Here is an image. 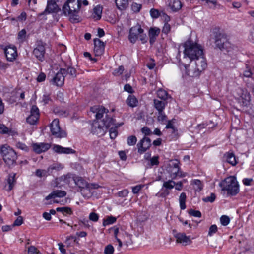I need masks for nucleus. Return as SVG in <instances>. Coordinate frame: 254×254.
<instances>
[{"label": "nucleus", "instance_id": "obj_1", "mask_svg": "<svg viewBox=\"0 0 254 254\" xmlns=\"http://www.w3.org/2000/svg\"><path fill=\"white\" fill-rule=\"evenodd\" d=\"M195 60L194 63L191 65H188L186 63L180 61V64L183 65L186 69V73L192 77H196L200 75V73L205 70L207 66L206 60L203 56V54L200 56H198Z\"/></svg>", "mask_w": 254, "mask_h": 254}, {"label": "nucleus", "instance_id": "obj_2", "mask_svg": "<svg viewBox=\"0 0 254 254\" xmlns=\"http://www.w3.org/2000/svg\"><path fill=\"white\" fill-rule=\"evenodd\" d=\"M80 0H68L63 5L62 11L64 14L69 17L72 23H76L80 21L78 15L81 6Z\"/></svg>", "mask_w": 254, "mask_h": 254}, {"label": "nucleus", "instance_id": "obj_3", "mask_svg": "<svg viewBox=\"0 0 254 254\" xmlns=\"http://www.w3.org/2000/svg\"><path fill=\"white\" fill-rule=\"evenodd\" d=\"M184 56L182 61L186 63L187 61L190 60L192 62L194 59H196L198 56H200L203 53L202 46L196 42L188 40L184 44ZM180 63V62H179Z\"/></svg>", "mask_w": 254, "mask_h": 254}, {"label": "nucleus", "instance_id": "obj_4", "mask_svg": "<svg viewBox=\"0 0 254 254\" xmlns=\"http://www.w3.org/2000/svg\"><path fill=\"white\" fill-rule=\"evenodd\" d=\"M222 191H227L229 195H236L239 192V186L234 176L227 177L219 183Z\"/></svg>", "mask_w": 254, "mask_h": 254}, {"label": "nucleus", "instance_id": "obj_5", "mask_svg": "<svg viewBox=\"0 0 254 254\" xmlns=\"http://www.w3.org/2000/svg\"><path fill=\"white\" fill-rule=\"evenodd\" d=\"M128 39L132 43H135L137 39H139L142 44L147 42L148 38L144 33V30L139 24H136L130 29Z\"/></svg>", "mask_w": 254, "mask_h": 254}, {"label": "nucleus", "instance_id": "obj_6", "mask_svg": "<svg viewBox=\"0 0 254 254\" xmlns=\"http://www.w3.org/2000/svg\"><path fill=\"white\" fill-rule=\"evenodd\" d=\"M114 237L118 243V250H120L123 245L128 247L133 244L132 235L125 232L120 233L118 228L113 230Z\"/></svg>", "mask_w": 254, "mask_h": 254}, {"label": "nucleus", "instance_id": "obj_7", "mask_svg": "<svg viewBox=\"0 0 254 254\" xmlns=\"http://www.w3.org/2000/svg\"><path fill=\"white\" fill-rule=\"evenodd\" d=\"M0 153L5 163L9 167L15 163L17 158L16 153L10 147L2 146L0 149Z\"/></svg>", "mask_w": 254, "mask_h": 254}, {"label": "nucleus", "instance_id": "obj_8", "mask_svg": "<svg viewBox=\"0 0 254 254\" xmlns=\"http://www.w3.org/2000/svg\"><path fill=\"white\" fill-rule=\"evenodd\" d=\"M233 95L243 106H246L250 103L251 97L246 89L238 87L234 91Z\"/></svg>", "mask_w": 254, "mask_h": 254}, {"label": "nucleus", "instance_id": "obj_9", "mask_svg": "<svg viewBox=\"0 0 254 254\" xmlns=\"http://www.w3.org/2000/svg\"><path fill=\"white\" fill-rule=\"evenodd\" d=\"M64 181L65 182L69 183L70 181L73 180L76 186L81 189L87 188L88 185L87 182L82 177L76 175L67 174L64 176Z\"/></svg>", "mask_w": 254, "mask_h": 254}, {"label": "nucleus", "instance_id": "obj_10", "mask_svg": "<svg viewBox=\"0 0 254 254\" xmlns=\"http://www.w3.org/2000/svg\"><path fill=\"white\" fill-rule=\"evenodd\" d=\"M50 130L52 134L57 138H64L67 136L64 130H62L58 119H55L50 125Z\"/></svg>", "mask_w": 254, "mask_h": 254}, {"label": "nucleus", "instance_id": "obj_11", "mask_svg": "<svg viewBox=\"0 0 254 254\" xmlns=\"http://www.w3.org/2000/svg\"><path fill=\"white\" fill-rule=\"evenodd\" d=\"M65 75H66V69L61 68L52 79L51 83L56 86H62L64 83Z\"/></svg>", "mask_w": 254, "mask_h": 254}, {"label": "nucleus", "instance_id": "obj_12", "mask_svg": "<svg viewBox=\"0 0 254 254\" xmlns=\"http://www.w3.org/2000/svg\"><path fill=\"white\" fill-rule=\"evenodd\" d=\"M45 44L41 41L37 43L36 47L33 51V54L35 57L40 61L44 60V56L45 54Z\"/></svg>", "mask_w": 254, "mask_h": 254}, {"label": "nucleus", "instance_id": "obj_13", "mask_svg": "<svg viewBox=\"0 0 254 254\" xmlns=\"http://www.w3.org/2000/svg\"><path fill=\"white\" fill-rule=\"evenodd\" d=\"M39 118V111L38 108L36 106H32L30 115L26 118L27 123L31 125H36Z\"/></svg>", "mask_w": 254, "mask_h": 254}, {"label": "nucleus", "instance_id": "obj_14", "mask_svg": "<svg viewBox=\"0 0 254 254\" xmlns=\"http://www.w3.org/2000/svg\"><path fill=\"white\" fill-rule=\"evenodd\" d=\"M176 182L172 180L167 181H164L162 188L161 189V192L159 194V196L161 197H165L170 193V190L172 189L175 186Z\"/></svg>", "mask_w": 254, "mask_h": 254}, {"label": "nucleus", "instance_id": "obj_15", "mask_svg": "<svg viewBox=\"0 0 254 254\" xmlns=\"http://www.w3.org/2000/svg\"><path fill=\"white\" fill-rule=\"evenodd\" d=\"M58 0H49L46 9L41 15L48 14L52 13H57L60 8L57 4Z\"/></svg>", "mask_w": 254, "mask_h": 254}, {"label": "nucleus", "instance_id": "obj_16", "mask_svg": "<svg viewBox=\"0 0 254 254\" xmlns=\"http://www.w3.org/2000/svg\"><path fill=\"white\" fill-rule=\"evenodd\" d=\"M151 146V139L147 137H144L141 139L137 144L138 152L142 154L148 150Z\"/></svg>", "mask_w": 254, "mask_h": 254}, {"label": "nucleus", "instance_id": "obj_17", "mask_svg": "<svg viewBox=\"0 0 254 254\" xmlns=\"http://www.w3.org/2000/svg\"><path fill=\"white\" fill-rule=\"evenodd\" d=\"M94 53L95 56H101L104 52L105 44L101 40L98 38L94 39Z\"/></svg>", "mask_w": 254, "mask_h": 254}, {"label": "nucleus", "instance_id": "obj_18", "mask_svg": "<svg viewBox=\"0 0 254 254\" xmlns=\"http://www.w3.org/2000/svg\"><path fill=\"white\" fill-rule=\"evenodd\" d=\"M4 52L7 60L9 61H14L17 56L16 48L15 47H7Z\"/></svg>", "mask_w": 254, "mask_h": 254}, {"label": "nucleus", "instance_id": "obj_19", "mask_svg": "<svg viewBox=\"0 0 254 254\" xmlns=\"http://www.w3.org/2000/svg\"><path fill=\"white\" fill-rule=\"evenodd\" d=\"M90 111L93 113H95V116L97 119H100L103 117L104 114H107L108 110L104 107L96 105L91 107Z\"/></svg>", "mask_w": 254, "mask_h": 254}, {"label": "nucleus", "instance_id": "obj_20", "mask_svg": "<svg viewBox=\"0 0 254 254\" xmlns=\"http://www.w3.org/2000/svg\"><path fill=\"white\" fill-rule=\"evenodd\" d=\"M106 130V127L103 125L102 124H100L97 122L94 123L92 127V132L99 136L103 135Z\"/></svg>", "mask_w": 254, "mask_h": 254}, {"label": "nucleus", "instance_id": "obj_21", "mask_svg": "<svg viewBox=\"0 0 254 254\" xmlns=\"http://www.w3.org/2000/svg\"><path fill=\"white\" fill-rule=\"evenodd\" d=\"M32 147L35 152L40 154L48 150L50 148V145L47 143H35L32 144Z\"/></svg>", "mask_w": 254, "mask_h": 254}, {"label": "nucleus", "instance_id": "obj_22", "mask_svg": "<svg viewBox=\"0 0 254 254\" xmlns=\"http://www.w3.org/2000/svg\"><path fill=\"white\" fill-rule=\"evenodd\" d=\"M53 150L59 154H74L76 151L70 147H64L59 145H54Z\"/></svg>", "mask_w": 254, "mask_h": 254}, {"label": "nucleus", "instance_id": "obj_23", "mask_svg": "<svg viewBox=\"0 0 254 254\" xmlns=\"http://www.w3.org/2000/svg\"><path fill=\"white\" fill-rule=\"evenodd\" d=\"M177 242L184 245H190L191 243L190 237L187 236L184 233H179L175 235Z\"/></svg>", "mask_w": 254, "mask_h": 254}, {"label": "nucleus", "instance_id": "obj_24", "mask_svg": "<svg viewBox=\"0 0 254 254\" xmlns=\"http://www.w3.org/2000/svg\"><path fill=\"white\" fill-rule=\"evenodd\" d=\"M160 32V29L159 28L153 27L151 28L149 30V42L151 45H152L156 37L159 35Z\"/></svg>", "mask_w": 254, "mask_h": 254}, {"label": "nucleus", "instance_id": "obj_25", "mask_svg": "<svg viewBox=\"0 0 254 254\" xmlns=\"http://www.w3.org/2000/svg\"><path fill=\"white\" fill-rule=\"evenodd\" d=\"M168 6L173 11L180 10L182 7V4L180 0H169Z\"/></svg>", "mask_w": 254, "mask_h": 254}, {"label": "nucleus", "instance_id": "obj_26", "mask_svg": "<svg viewBox=\"0 0 254 254\" xmlns=\"http://www.w3.org/2000/svg\"><path fill=\"white\" fill-rule=\"evenodd\" d=\"M66 194V192L64 190H55L52 192L50 194L46 197V200H49L52 198H55L56 197H64Z\"/></svg>", "mask_w": 254, "mask_h": 254}, {"label": "nucleus", "instance_id": "obj_27", "mask_svg": "<svg viewBox=\"0 0 254 254\" xmlns=\"http://www.w3.org/2000/svg\"><path fill=\"white\" fill-rule=\"evenodd\" d=\"M102 7L99 5L96 6L93 9L92 17L95 20L101 19L102 13Z\"/></svg>", "mask_w": 254, "mask_h": 254}, {"label": "nucleus", "instance_id": "obj_28", "mask_svg": "<svg viewBox=\"0 0 254 254\" xmlns=\"http://www.w3.org/2000/svg\"><path fill=\"white\" fill-rule=\"evenodd\" d=\"M225 38L224 36L220 33H216L215 35V43L216 46L219 49L223 47V44Z\"/></svg>", "mask_w": 254, "mask_h": 254}, {"label": "nucleus", "instance_id": "obj_29", "mask_svg": "<svg viewBox=\"0 0 254 254\" xmlns=\"http://www.w3.org/2000/svg\"><path fill=\"white\" fill-rule=\"evenodd\" d=\"M224 157L226 162L232 166H235L237 164L236 157L233 153L227 152L224 154Z\"/></svg>", "mask_w": 254, "mask_h": 254}, {"label": "nucleus", "instance_id": "obj_30", "mask_svg": "<svg viewBox=\"0 0 254 254\" xmlns=\"http://www.w3.org/2000/svg\"><path fill=\"white\" fill-rule=\"evenodd\" d=\"M153 103L154 107L158 111V112L164 111L166 104L165 101L154 99Z\"/></svg>", "mask_w": 254, "mask_h": 254}, {"label": "nucleus", "instance_id": "obj_31", "mask_svg": "<svg viewBox=\"0 0 254 254\" xmlns=\"http://www.w3.org/2000/svg\"><path fill=\"white\" fill-rule=\"evenodd\" d=\"M126 103L129 107L133 108L138 105V101L134 95H130L127 98Z\"/></svg>", "mask_w": 254, "mask_h": 254}, {"label": "nucleus", "instance_id": "obj_32", "mask_svg": "<svg viewBox=\"0 0 254 254\" xmlns=\"http://www.w3.org/2000/svg\"><path fill=\"white\" fill-rule=\"evenodd\" d=\"M115 3L117 8L121 10L126 9L128 5V0H115Z\"/></svg>", "mask_w": 254, "mask_h": 254}, {"label": "nucleus", "instance_id": "obj_33", "mask_svg": "<svg viewBox=\"0 0 254 254\" xmlns=\"http://www.w3.org/2000/svg\"><path fill=\"white\" fill-rule=\"evenodd\" d=\"M64 168L63 166L58 163H55L49 166L48 168V172L50 173V175H52L54 171H58Z\"/></svg>", "mask_w": 254, "mask_h": 254}, {"label": "nucleus", "instance_id": "obj_34", "mask_svg": "<svg viewBox=\"0 0 254 254\" xmlns=\"http://www.w3.org/2000/svg\"><path fill=\"white\" fill-rule=\"evenodd\" d=\"M187 196L186 193L185 192H182L181 193L179 196V204L180 208L181 210H184L186 208V201Z\"/></svg>", "mask_w": 254, "mask_h": 254}, {"label": "nucleus", "instance_id": "obj_35", "mask_svg": "<svg viewBox=\"0 0 254 254\" xmlns=\"http://www.w3.org/2000/svg\"><path fill=\"white\" fill-rule=\"evenodd\" d=\"M16 182L15 174H12L9 175L7 179V183L8 184V190H11Z\"/></svg>", "mask_w": 254, "mask_h": 254}, {"label": "nucleus", "instance_id": "obj_36", "mask_svg": "<svg viewBox=\"0 0 254 254\" xmlns=\"http://www.w3.org/2000/svg\"><path fill=\"white\" fill-rule=\"evenodd\" d=\"M102 124L106 127V129L110 127L112 125L114 124V120L111 118H109L106 116V119H103L102 121Z\"/></svg>", "mask_w": 254, "mask_h": 254}, {"label": "nucleus", "instance_id": "obj_37", "mask_svg": "<svg viewBox=\"0 0 254 254\" xmlns=\"http://www.w3.org/2000/svg\"><path fill=\"white\" fill-rule=\"evenodd\" d=\"M35 175L39 178L46 177L50 175L49 172H48V168L47 169H37L35 171Z\"/></svg>", "mask_w": 254, "mask_h": 254}, {"label": "nucleus", "instance_id": "obj_38", "mask_svg": "<svg viewBox=\"0 0 254 254\" xmlns=\"http://www.w3.org/2000/svg\"><path fill=\"white\" fill-rule=\"evenodd\" d=\"M58 212H62L64 215H71L72 213L71 209L68 207H58L56 208Z\"/></svg>", "mask_w": 254, "mask_h": 254}, {"label": "nucleus", "instance_id": "obj_39", "mask_svg": "<svg viewBox=\"0 0 254 254\" xmlns=\"http://www.w3.org/2000/svg\"><path fill=\"white\" fill-rule=\"evenodd\" d=\"M168 95V94L167 92L164 90H163L162 89H159L157 91V97L159 98H160L164 101L167 99Z\"/></svg>", "mask_w": 254, "mask_h": 254}, {"label": "nucleus", "instance_id": "obj_40", "mask_svg": "<svg viewBox=\"0 0 254 254\" xmlns=\"http://www.w3.org/2000/svg\"><path fill=\"white\" fill-rule=\"evenodd\" d=\"M192 184L195 190L200 191L202 189V185L199 180H194Z\"/></svg>", "mask_w": 254, "mask_h": 254}, {"label": "nucleus", "instance_id": "obj_41", "mask_svg": "<svg viewBox=\"0 0 254 254\" xmlns=\"http://www.w3.org/2000/svg\"><path fill=\"white\" fill-rule=\"evenodd\" d=\"M167 120V117L165 115L164 111H161L158 112V115L157 116V120L159 122H161L162 124H164Z\"/></svg>", "mask_w": 254, "mask_h": 254}, {"label": "nucleus", "instance_id": "obj_42", "mask_svg": "<svg viewBox=\"0 0 254 254\" xmlns=\"http://www.w3.org/2000/svg\"><path fill=\"white\" fill-rule=\"evenodd\" d=\"M116 218L115 217L110 216L108 217L106 219H104L103 222V226H106L114 223L116 221Z\"/></svg>", "mask_w": 254, "mask_h": 254}, {"label": "nucleus", "instance_id": "obj_43", "mask_svg": "<svg viewBox=\"0 0 254 254\" xmlns=\"http://www.w3.org/2000/svg\"><path fill=\"white\" fill-rule=\"evenodd\" d=\"M115 249L111 244H108L104 248V254H114Z\"/></svg>", "mask_w": 254, "mask_h": 254}, {"label": "nucleus", "instance_id": "obj_44", "mask_svg": "<svg viewBox=\"0 0 254 254\" xmlns=\"http://www.w3.org/2000/svg\"><path fill=\"white\" fill-rule=\"evenodd\" d=\"M137 142V138L134 135H131L127 137V143L129 146L134 145Z\"/></svg>", "mask_w": 254, "mask_h": 254}, {"label": "nucleus", "instance_id": "obj_45", "mask_svg": "<svg viewBox=\"0 0 254 254\" xmlns=\"http://www.w3.org/2000/svg\"><path fill=\"white\" fill-rule=\"evenodd\" d=\"M76 237L74 236H69L66 238L64 243L68 246H69L72 243H74L76 241Z\"/></svg>", "mask_w": 254, "mask_h": 254}, {"label": "nucleus", "instance_id": "obj_46", "mask_svg": "<svg viewBox=\"0 0 254 254\" xmlns=\"http://www.w3.org/2000/svg\"><path fill=\"white\" fill-rule=\"evenodd\" d=\"M220 222L223 226H227L230 223V218L226 215H223L220 217Z\"/></svg>", "mask_w": 254, "mask_h": 254}, {"label": "nucleus", "instance_id": "obj_47", "mask_svg": "<svg viewBox=\"0 0 254 254\" xmlns=\"http://www.w3.org/2000/svg\"><path fill=\"white\" fill-rule=\"evenodd\" d=\"M124 71V67L123 66H120L118 68L115 69L113 72V74L115 76H118L121 75Z\"/></svg>", "mask_w": 254, "mask_h": 254}, {"label": "nucleus", "instance_id": "obj_48", "mask_svg": "<svg viewBox=\"0 0 254 254\" xmlns=\"http://www.w3.org/2000/svg\"><path fill=\"white\" fill-rule=\"evenodd\" d=\"M11 130L6 127L4 124H0V133L2 134H8Z\"/></svg>", "mask_w": 254, "mask_h": 254}, {"label": "nucleus", "instance_id": "obj_49", "mask_svg": "<svg viewBox=\"0 0 254 254\" xmlns=\"http://www.w3.org/2000/svg\"><path fill=\"white\" fill-rule=\"evenodd\" d=\"M131 8L133 12H138L141 8V5L136 3H133L131 5Z\"/></svg>", "mask_w": 254, "mask_h": 254}, {"label": "nucleus", "instance_id": "obj_50", "mask_svg": "<svg viewBox=\"0 0 254 254\" xmlns=\"http://www.w3.org/2000/svg\"><path fill=\"white\" fill-rule=\"evenodd\" d=\"M118 134L116 127H111L110 129V136L111 139H115Z\"/></svg>", "mask_w": 254, "mask_h": 254}, {"label": "nucleus", "instance_id": "obj_51", "mask_svg": "<svg viewBox=\"0 0 254 254\" xmlns=\"http://www.w3.org/2000/svg\"><path fill=\"white\" fill-rule=\"evenodd\" d=\"M66 74H68L71 76L73 77H75L76 75V71L75 68L70 67H68L67 69H66Z\"/></svg>", "mask_w": 254, "mask_h": 254}, {"label": "nucleus", "instance_id": "obj_52", "mask_svg": "<svg viewBox=\"0 0 254 254\" xmlns=\"http://www.w3.org/2000/svg\"><path fill=\"white\" fill-rule=\"evenodd\" d=\"M16 146L17 148L24 150L25 151H28L29 148L24 143L21 142H17L16 144Z\"/></svg>", "mask_w": 254, "mask_h": 254}, {"label": "nucleus", "instance_id": "obj_53", "mask_svg": "<svg viewBox=\"0 0 254 254\" xmlns=\"http://www.w3.org/2000/svg\"><path fill=\"white\" fill-rule=\"evenodd\" d=\"M144 185H138L132 188V191L134 194H137L143 188Z\"/></svg>", "mask_w": 254, "mask_h": 254}, {"label": "nucleus", "instance_id": "obj_54", "mask_svg": "<svg viewBox=\"0 0 254 254\" xmlns=\"http://www.w3.org/2000/svg\"><path fill=\"white\" fill-rule=\"evenodd\" d=\"M216 199V196L214 193H212L209 196H207L204 198L203 199V200L204 202H213L214 201V200Z\"/></svg>", "mask_w": 254, "mask_h": 254}, {"label": "nucleus", "instance_id": "obj_55", "mask_svg": "<svg viewBox=\"0 0 254 254\" xmlns=\"http://www.w3.org/2000/svg\"><path fill=\"white\" fill-rule=\"evenodd\" d=\"M89 219L93 222H97L99 219V215L95 212H91L89 214Z\"/></svg>", "mask_w": 254, "mask_h": 254}, {"label": "nucleus", "instance_id": "obj_56", "mask_svg": "<svg viewBox=\"0 0 254 254\" xmlns=\"http://www.w3.org/2000/svg\"><path fill=\"white\" fill-rule=\"evenodd\" d=\"M150 15L153 18H157L159 16L160 13L158 10L151 9L150 11Z\"/></svg>", "mask_w": 254, "mask_h": 254}, {"label": "nucleus", "instance_id": "obj_57", "mask_svg": "<svg viewBox=\"0 0 254 254\" xmlns=\"http://www.w3.org/2000/svg\"><path fill=\"white\" fill-rule=\"evenodd\" d=\"M189 214L196 217H200L201 216V213L199 211L190 209L189 211Z\"/></svg>", "mask_w": 254, "mask_h": 254}, {"label": "nucleus", "instance_id": "obj_58", "mask_svg": "<svg viewBox=\"0 0 254 254\" xmlns=\"http://www.w3.org/2000/svg\"><path fill=\"white\" fill-rule=\"evenodd\" d=\"M179 169H174L171 170V177L172 179H175L178 177V173H179Z\"/></svg>", "mask_w": 254, "mask_h": 254}, {"label": "nucleus", "instance_id": "obj_59", "mask_svg": "<svg viewBox=\"0 0 254 254\" xmlns=\"http://www.w3.org/2000/svg\"><path fill=\"white\" fill-rule=\"evenodd\" d=\"M217 231V227L216 225H211L209 229L208 235L212 236Z\"/></svg>", "mask_w": 254, "mask_h": 254}, {"label": "nucleus", "instance_id": "obj_60", "mask_svg": "<svg viewBox=\"0 0 254 254\" xmlns=\"http://www.w3.org/2000/svg\"><path fill=\"white\" fill-rule=\"evenodd\" d=\"M170 29H171V27H170V24H168V23L166 22L164 24V26L162 28V32L167 34L170 31Z\"/></svg>", "mask_w": 254, "mask_h": 254}, {"label": "nucleus", "instance_id": "obj_61", "mask_svg": "<svg viewBox=\"0 0 254 254\" xmlns=\"http://www.w3.org/2000/svg\"><path fill=\"white\" fill-rule=\"evenodd\" d=\"M158 156H154L150 159V165L153 166L154 165H158L159 164Z\"/></svg>", "mask_w": 254, "mask_h": 254}, {"label": "nucleus", "instance_id": "obj_62", "mask_svg": "<svg viewBox=\"0 0 254 254\" xmlns=\"http://www.w3.org/2000/svg\"><path fill=\"white\" fill-rule=\"evenodd\" d=\"M100 186L96 183H88L87 189L89 190L92 189H97L99 188Z\"/></svg>", "mask_w": 254, "mask_h": 254}, {"label": "nucleus", "instance_id": "obj_63", "mask_svg": "<svg viewBox=\"0 0 254 254\" xmlns=\"http://www.w3.org/2000/svg\"><path fill=\"white\" fill-rule=\"evenodd\" d=\"M28 254H38V251L36 248L34 246H30L28 250Z\"/></svg>", "mask_w": 254, "mask_h": 254}, {"label": "nucleus", "instance_id": "obj_64", "mask_svg": "<svg viewBox=\"0 0 254 254\" xmlns=\"http://www.w3.org/2000/svg\"><path fill=\"white\" fill-rule=\"evenodd\" d=\"M146 66L150 69H152L155 66V61L151 59L150 61L146 64Z\"/></svg>", "mask_w": 254, "mask_h": 254}]
</instances>
